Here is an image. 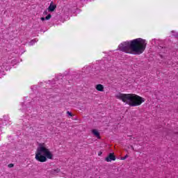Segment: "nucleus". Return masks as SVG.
Returning a JSON list of instances; mask_svg holds the SVG:
<instances>
[{
  "label": "nucleus",
  "mask_w": 178,
  "mask_h": 178,
  "mask_svg": "<svg viewBox=\"0 0 178 178\" xmlns=\"http://www.w3.org/2000/svg\"><path fill=\"white\" fill-rule=\"evenodd\" d=\"M118 48L120 51L131 55H141L145 48H147V42L145 40L142 38L134 39L131 41H126L121 43Z\"/></svg>",
  "instance_id": "f257e3e1"
},
{
  "label": "nucleus",
  "mask_w": 178,
  "mask_h": 178,
  "mask_svg": "<svg viewBox=\"0 0 178 178\" xmlns=\"http://www.w3.org/2000/svg\"><path fill=\"white\" fill-rule=\"evenodd\" d=\"M115 97L127 104L129 106H140L145 101L144 98L136 94L118 93Z\"/></svg>",
  "instance_id": "f03ea898"
},
{
  "label": "nucleus",
  "mask_w": 178,
  "mask_h": 178,
  "mask_svg": "<svg viewBox=\"0 0 178 178\" xmlns=\"http://www.w3.org/2000/svg\"><path fill=\"white\" fill-rule=\"evenodd\" d=\"M54 154L45 146L44 143H40L35 152V159L38 162H47V159H52Z\"/></svg>",
  "instance_id": "7ed1b4c3"
},
{
  "label": "nucleus",
  "mask_w": 178,
  "mask_h": 178,
  "mask_svg": "<svg viewBox=\"0 0 178 178\" xmlns=\"http://www.w3.org/2000/svg\"><path fill=\"white\" fill-rule=\"evenodd\" d=\"M105 161L106 162H112V161H116V156L113 153H110L107 157H106Z\"/></svg>",
  "instance_id": "20e7f679"
},
{
  "label": "nucleus",
  "mask_w": 178,
  "mask_h": 178,
  "mask_svg": "<svg viewBox=\"0 0 178 178\" xmlns=\"http://www.w3.org/2000/svg\"><path fill=\"white\" fill-rule=\"evenodd\" d=\"M56 9V5H54V2H51L49 8H48V11L49 12H54Z\"/></svg>",
  "instance_id": "39448f33"
},
{
  "label": "nucleus",
  "mask_w": 178,
  "mask_h": 178,
  "mask_svg": "<svg viewBox=\"0 0 178 178\" xmlns=\"http://www.w3.org/2000/svg\"><path fill=\"white\" fill-rule=\"evenodd\" d=\"M92 134L95 137H97V138H101V136L99 135V132L97 129H92Z\"/></svg>",
  "instance_id": "423d86ee"
},
{
  "label": "nucleus",
  "mask_w": 178,
  "mask_h": 178,
  "mask_svg": "<svg viewBox=\"0 0 178 178\" xmlns=\"http://www.w3.org/2000/svg\"><path fill=\"white\" fill-rule=\"evenodd\" d=\"M96 90H97V91H104V86L101 85V84H98L96 86Z\"/></svg>",
  "instance_id": "0eeeda50"
},
{
  "label": "nucleus",
  "mask_w": 178,
  "mask_h": 178,
  "mask_svg": "<svg viewBox=\"0 0 178 178\" xmlns=\"http://www.w3.org/2000/svg\"><path fill=\"white\" fill-rule=\"evenodd\" d=\"M171 33H172V35H174V37H176L177 38V37H178L177 33H176L175 31H172Z\"/></svg>",
  "instance_id": "6e6552de"
},
{
  "label": "nucleus",
  "mask_w": 178,
  "mask_h": 178,
  "mask_svg": "<svg viewBox=\"0 0 178 178\" xmlns=\"http://www.w3.org/2000/svg\"><path fill=\"white\" fill-rule=\"evenodd\" d=\"M52 17V15L51 14H49L47 16L45 17V20H49Z\"/></svg>",
  "instance_id": "1a4fd4ad"
},
{
  "label": "nucleus",
  "mask_w": 178,
  "mask_h": 178,
  "mask_svg": "<svg viewBox=\"0 0 178 178\" xmlns=\"http://www.w3.org/2000/svg\"><path fill=\"white\" fill-rule=\"evenodd\" d=\"M127 158H129V155L127 154L124 157H121V160L124 161V159H127Z\"/></svg>",
  "instance_id": "9d476101"
},
{
  "label": "nucleus",
  "mask_w": 178,
  "mask_h": 178,
  "mask_svg": "<svg viewBox=\"0 0 178 178\" xmlns=\"http://www.w3.org/2000/svg\"><path fill=\"white\" fill-rule=\"evenodd\" d=\"M54 172H55V173H59V172H60V170L59 168H57L54 170Z\"/></svg>",
  "instance_id": "9b49d317"
},
{
  "label": "nucleus",
  "mask_w": 178,
  "mask_h": 178,
  "mask_svg": "<svg viewBox=\"0 0 178 178\" xmlns=\"http://www.w3.org/2000/svg\"><path fill=\"white\" fill-rule=\"evenodd\" d=\"M67 115H69V116H73V114L70 111H67Z\"/></svg>",
  "instance_id": "f8f14e48"
},
{
  "label": "nucleus",
  "mask_w": 178,
  "mask_h": 178,
  "mask_svg": "<svg viewBox=\"0 0 178 178\" xmlns=\"http://www.w3.org/2000/svg\"><path fill=\"white\" fill-rule=\"evenodd\" d=\"M34 42H35V41L31 40V42H30V44H31V45H33V44H34Z\"/></svg>",
  "instance_id": "ddd939ff"
},
{
  "label": "nucleus",
  "mask_w": 178,
  "mask_h": 178,
  "mask_svg": "<svg viewBox=\"0 0 178 178\" xmlns=\"http://www.w3.org/2000/svg\"><path fill=\"white\" fill-rule=\"evenodd\" d=\"M8 167H9V168H13V163L9 164V165H8Z\"/></svg>",
  "instance_id": "4468645a"
},
{
  "label": "nucleus",
  "mask_w": 178,
  "mask_h": 178,
  "mask_svg": "<svg viewBox=\"0 0 178 178\" xmlns=\"http://www.w3.org/2000/svg\"><path fill=\"white\" fill-rule=\"evenodd\" d=\"M40 19L42 20V22H44V20H46V19H45V17H42L40 18Z\"/></svg>",
  "instance_id": "2eb2a0df"
},
{
  "label": "nucleus",
  "mask_w": 178,
  "mask_h": 178,
  "mask_svg": "<svg viewBox=\"0 0 178 178\" xmlns=\"http://www.w3.org/2000/svg\"><path fill=\"white\" fill-rule=\"evenodd\" d=\"M162 49L163 50H161V52H165V50L163 49V47H162Z\"/></svg>",
  "instance_id": "dca6fc26"
},
{
  "label": "nucleus",
  "mask_w": 178,
  "mask_h": 178,
  "mask_svg": "<svg viewBox=\"0 0 178 178\" xmlns=\"http://www.w3.org/2000/svg\"><path fill=\"white\" fill-rule=\"evenodd\" d=\"M44 15H47V11H44Z\"/></svg>",
  "instance_id": "f3484780"
},
{
  "label": "nucleus",
  "mask_w": 178,
  "mask_h": 178,
  "mask_svg": "<svg viewBox=\"0 0 178 178\" xmlns=\"http://www.w3.org/2000/svg\"><path fill=\"white\" fill-rule=\"evenodd\" d=\"M99 155H101V153H99Z\"/></svg>",
  "instance_id": "a211bd4d"
},
{
  "label": "nucleus",
  "mask_w": 178,
  "mask_h": 178,
  "mask_svg": "<svg viewBox=\"0 0 178 178\" xmlns=\"http://www.w3.org/2000/svg\"><path fill=\"white\" fill-rule=\"evenodd\" d=\"M99 155H101V153H99Z\"/></svg>",
  "instance_id": "6ab92c4d"
}]
</instances>
